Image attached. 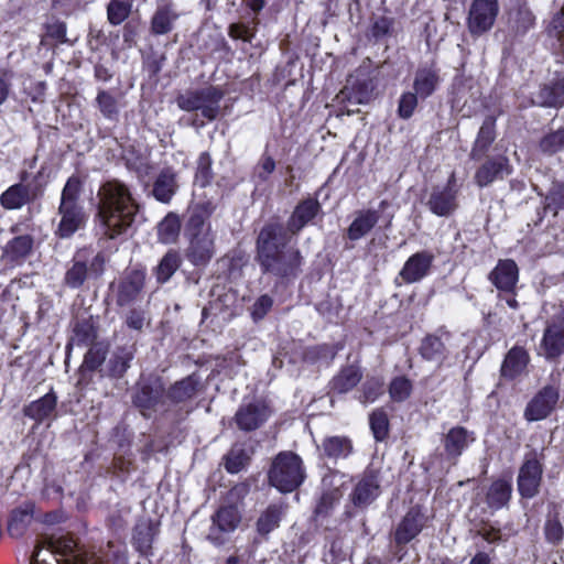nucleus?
Masks as SVG:
<instances>
[{"label": "nucleus", "mask_w": 564, "mask_h": 564, "mask_svg": "<svg viewBox=\"0 0 564 564\" xmlns=\"http://www.w3.org/2000/svg\"><path fill=\"white\" fill-rule=\"evenodd\" d=\"M98 218L105 235L110 239L120 236L132 226L139 205L133 199L130 189L118 181L104 184L97 194Z\"/></svg>", "instance_id": "obj_1"}, {"label": "nucleus", "mask_w": 564, "mask_h": 564, "mask_svg": "<svg viewBox=\"0 0 564 564\" xmlns=\"http://www.w3.org/2000/svg\"><path fill=\"white\" fill-rule=\"evenodd\" d=\"M215 207L210 202L194 203L188 208L184 237L187 240L186 259L196 267L206 265L216 253V231L210 217Z\"/></svg>", "instance_id": "obj_2"}, {"label": "nucleus", "mask_w": 564, "mask_h": 564, "mask_svg": "<svg viewBox=\"0 0 564 564\" xmlns=\"http://www.w3.org/2000/svg\"><path fill=\"white\" fill-rule=\"evenodd\" d=\"M286 242L284 228L279 224L265 226L258 237V258L264 271L280 276H289L301 264L300 252L283 250Z\"/></svg>", "instance_id": "obj_3"}, {"label": "nucleus", "mask_w": 564, "mask_h": 564, "mask_svg": "<svg viewBox=\"0 0 564 564\" xmlns=\"http://www.w3.org/2000/svg\"><path fill=\"white\" fill-rule=\"evenodd\" d=\"M31 564H101L94 552L79 547L67 534H51L35 546Z\"/></svg>", "instance_id": "obj_4"}, {"label": "nucleus", "mask_w": 564, "mask_h": 564, "mask_svg": "<svg viewBox=\"0 0 564 564\" xmlns=\"http://www.w3.org/2000/svg\"><path fill=\"white\" fill-rule=\"evenodd\" d=\"M82 182L77 176H70L61 195L57 215L59 217L55 234L61 238H69L83 228L87 215L79 203Z\"/></svg>", "instance_id": "obj_5"}, {"label": "nucleus", "mask_w": 564, "mask_h": 564, "mask_svg": "<svg viewBox=\"0 0 564 564\" xmlns=\"http://www.w3.org/2000/svg\"><path fill=\"white\" fill-rule=\"evenodd\" d=\"M224 93L214 86L187 89L176 96L177 107L187 112L199 111L208 121L215 120L220 111Z\"/></svg>", "instance_id": "obj_6"}, {"label": "nucleus", "mask_w": 564, "mask_h": 564, "mask_svg": "<svg viewBox=\"0 0 564 564\" xmlns=\"http://www.w3.org/2000/svg\"><path fill=\"white\" fill-rule=\"evenodd\" d=\"M302 459L294 453H280L269 471L270 484L281 492H291L304 480Z\"/></svg>", "instance_id": "obj_7"}, {"label": "nucleus", "mask_w": 564, "mask_h": 564, "mask_svg": "<svg viewBox=\"0 0 564 564\" xmlns=\"http://www.w3.org/2000/svg\"><path fill=\"white\" fill-rule=\"evenodd\" d=\"M542 474V455L536 452L525 454L517 480L519 494L523 498H533L538 495Z\"/></svg>", "instance_id": "obj_8"}, {"label": "nucleus", "mask_w": 564, "mask_h": 564, "mask_svg": "<svg viewBox=\"0 0 564 564\" xmlns=\"http://www.w3.org/2000/svg\"><path fill=\"white\" fill-rule=\"evenodd\" d=\"M499 12L497 0H474L470 4L467 28L473 36L488 32L495 24Z\"/></svg>", "instance_id": "obj_9"}, {"label": "nucleus", "mask_w": 564, "mask_h": 564, "mask_svg": "<svg viewBox=\"0 0 564 564\" xmlns=\"http://www.w3.org/2000/svg\"><path fill=\"white\" fill-rule=\"evenodd\" d=\"M212 521L208 539L215 544H223L225 536L238 528L241 514L237 506H224L213 516Z\"/></svg>", "instance_id": "obj_10"}, {"label": "nucleus", "mask_w": 564, "mask_h": 564, "mask_svg": "<svg viewBox=\"0 0 564 564\" xmlns=\"http://www.w3.org/2000/svg\"><path fill=\"white\" fill-rule=\"evenodd\" d=\"M538 352L550 361L564 355V322L546 323Z\"/></svg>", "instance_id": "obj_11"}, {"label": "nucleus", "mask_w": 564, "mask_h": 564, "mask_svg": "<svg viewBox=\"0 0 564 564\" xmlns=\"http://www.w3.org/2000/svg\"><path fill=\"white\" fill-rule=\"evenodd\" d=\"M560 394L556 388L546 386L528 403L524 417L528 421H540L550 415L555 409Z\"/></svg>", "instance_id": "obj_12"}, {"label": "nucleus", "mask_w": 564, "mask_h": 564, "mask_svg": "<svg viewBox=\"0 0 564 564\" xmlns=\"http://www.w3.org/2000/svg\"><path fill=\"white\" fill-rule=\"evenodd\" d=\"M380 495V480L375 471H366L358 480L351 494V501L357 507H366Z\"/></svg>", "instance_id": "obj_13"}, {"label": "nucleus", "mask_w": 564, "mask_h": 564, "mask_svg": "<svg viewBox=\"0 0 564 564\" xmlns=\"http://www.w3.org/2000/svg\"><path fill=\"white\" fill-rule=\"evenodd\" d=\"M270 415L264 403L256 402L240 406L236 413L237 425L243 431H252L263 424Z\"/></svg>", "instance_id": "obj_14"}, {"label": "nucleus", "mask_w": 564, "mask_h": 564, "mask_svg": "<svg viewBox=\"0 0 564 564\" xmlns=\"http://www.w3.org/2000/svg\"><path fill=\"white\" fill-rule=\"evenodd\" d=\"M425 517L419 508H411L395 530L397 543H408L423 529Z\"/></svg>", "instance_id": "obj_15"}, {"label": "nucleus", "mask_w": 564, "mask_h": 564, "mask_svg": "<svg viewBox=\"0 0 564 564\" xmlns=\"http://www.w3.org/2000/svg\"><path fill=\"white\" fill-rule=\"evenodd\" d=\"M511 174V167L507 158H498L496 160L487 161L482 164L475 174V181L478 186L485 187L494 181L503 178Z\"/></svg>", "instance_id": "obj_16"}, {"label": "nucleus", "mask_w": 564, "mask_h": 564, "mask_svg": "<svg viewBox=\"0 0 564 564\" xmlns=\"http://www.w3.org/2000/svg\"><path fill=\"white\" fill-rule=\"evenodd\" d=\"M427 206L436 216H448L457 207L456 192L451 187L434 188L427 200Z\"/></svg>", "instance_id": "obj_17"}, {"label": "nucleus", "mask_w": 564, "mask_h": 564, "mask_svg": "<svg viewBox=\"0 0 564 564\" xmlns=\"http://www.w3.org/2000/svg\"><path fill=\"white\" fill-rule=\"evenodd\" d=\"M378 220L379 213L375 209L357 210L347 229V237L352 241L364 238L372 230Z\"/></svg>", "instance_id": "obj_18"}, {"label": "nucleus", "mask_w": 564, "mask_h": 564, "mask_svg": "<svg viewBox=\"0 0 564 564\" xmlns=\"http://www.w3.org/2000/svg\"><path fill=\"white\" fill-rule=\"evenodd\" d=\"M104 258L97 254L89 267L76 259L73 267L67 271L66 282H84L85 280H97L104 271Z\"/></svg>", "instance_id": "obj_19"}, {"label": "nucleus", "mask_w": 564, "mask_h": 564, "mask_svg": "<svg viewBox=\"0 0 564 564\" xmlns=\"http://www.w3.org/2000/svg\"><path fill=\"white\" fill-rule=\"evenodd\" d=\"M475 441L474 434L465 427H452L445 435L443 443L446 454L457 458Z\"/></svg>", "instance_id": "obj_20"}, {"label": "nucleus", "mask_w": 564, "mask_h": 564, "mask_svg": "<svg viewBox=\"0 0 564 564\" xmlns=\"http://www.w3.org/2000/svg\"><path fill=\"white\" fill-rule=\"evenodd\" d=\"M319 208V203L313 198L300 203L288 221V230L291 234L299 232L317 215Z\"/></svg>", "instance_id": "obj_21"}, {"label": "nucleus", "mask_w": 564, "mask_h": 564, "mask_svg": "<svg viewBox=\"0 0 564 564\" xmlns=\"http://www.w3.org/2000/svg\"><path fill=\"white\" fill-rule=\"evenodd\" d=\"M432 261L431 253L417 252L405 262L401 275L406 282H417L426 276Z\"/></svg>", "instance_id": "obj_22"}, {"label": "nucleus", "mask_w": 564, "mask_h": 564, "mask_svg": "<svg viewBox=\"0 0 564 564\" xmlns=\"http://www.w3.org/2000/svg\"><path fill=\"white\" fill-rule=\"evenodd\" d=\"M34 197L35 193L29 185L18 183L11 185L0 195V204L4 209H20Z\"/></svg>", "instance_id": "obj_23"}, {"label": "nucleus", "mask_w": 564, "mask_h": 564, "mask_svg": "<svg viewBox=\"0 0 564 564\" xmlns=\"http://www.w3.org/2000/svg\"><path fill=\"white\" fill-rule=\"evenodd\" d=\"M438 83V70L434 66H422L415 73L413 88L419 97L427 98L435 91Z\"/></svg>", "instance_id": "obj_24"}, {"label": "nucleus", "mask_w": 564, "mask_h": 564, "mask_svg": "<svg viewBox=\"0 0 564 564\" xmlns=\"http://www.w3.org/2000/svg\"><path fill=\"white\" fill-rule=\"evenodd\" d=\"M56 409V397L53 393H46L36 401L31 402L24 409V415L37 423L50 420Z\"/></svg>", "instance_id": "obj_25"}, {"label": "nucleus", "mask_w": 564, "mask_h": 564, "mask_svg": "<svg viewBox=\"0 0 564 564\" xmlns=\"http://www.w3.org/2000/svg\"><path fill=\"white\" fill-rule=\"evenodd\" d=\"M177 189L176 174L167 169L161 171L158 175L154 184L152 194L161 203H169Z\"/></svg>", "instance_id": "obj_26"}, {"label": "nucleus", "mask_w": 564, "mask_h": 564, "mask_svg": "<svg viewBox=\"0 0 564 564\" xmlns=\"http://www.w3.org/2000/svg\"><path fill=\"white\" fill-rule=\"evenodd\" d=\"M177 18L178 14L171 4L159 6L151 19V32L155 35L171 32Z\"/></svg>", "instance_id": "obj_27"}, {"label": "nucleus", "mask_w": 564, "mask_h": 564, "mask_svg": "<svg viewBox=\"0 0 564 564\" xmlns=\"http://www.w3.org/2000/svg\"><path fill=\"white\" fill-rule=\"evenodd\" d=\"M529 361L527 351L521 347L512 348L505 358L501 372L505 377L514 378L524 371Z\"/></svg>", "instance_id": "obj_28"}, {"label": "nucleus", "mask_w": 564, "mask_h": 564, "mask_svg": "<svg viewBox=\"0 0 564 564\" xmlns=\"http://www.w3.org/2000/svg\"><path fill=\"white\" fill-rule=\"evenodd\" d=\"M511 485L509 481L498 479L491 484L487 492V503L492 509H500L506 506L511 497Z\"/></svg>", "instance_id": "obj_29"}, {"label": "nucleus", "mask_w": 564, "mask_h": 564, "mask_svg": "<svg viewBox=\"0 0 564 564\" xmlns=\"http://www.w3.org/2000/svg\"><path fill=\"white\" fill-rule=\"evenodd\" d=\"M361 373L357 366H348L344 368L332 380V389L338 393H346L358 384Z\"/></svg>", "instance_id": "obj_30"}, {"label": "nucleus", "mask_w": 564, "mask_h": 564, "mask_svg": "<svg viewBox=\"0 0 564 564\" xmlns=\"http://www.w3.org/2000/svg\"><path fill=\"white\" fill-rule=\"evenodd\" d=\"M181 231L180 217L174 213H169L158 226V237L163 243H174L177 241Z\"/></svg>", "instance_id": "obj_31"}, {"label": "nucleus", "mask_w": 564, "mask_h": 564, "mask_svg": "<svg viewBox=\"0 0 564 564\" xmlns=\"http://www.w3.org/2000/svg\"><path fill=\"white\" fill-rule=\"evenodd\" d=\"M322 448L324 455L330 459L346 458L352 451L351 442L347 437L343 436H330L327 437Z\"/></svg>", "instance_id": "obj_32"}, {"label": "nucleus", "mask_w": 564, "mask_h": 564, "mask_svg": "<svg viewBox=\"0 0 564 564\" xmlns=\"http://www.w3.org/2000/svg\"><path fill=\"white\" fill-rule=\"evenodd\" d=\"M156 531L154 525L150 521H140L135 528L133 533V541L137 549L141 553H148L153 542V538Z\"/></svg>", "instance_id": "obj_33"}, {"label": "nucleus", "mask_w": 564, "mask_h": 564, "mask_svg": "<svg viewBox=\"0 0 564 564\" xmlns=\"http://www.w3.org/2000/svg\"><path fill=\"white\" fill-rule=\"evenodd\" d=\"M350 86H346L339 94L336 96V99L339 102L348 101L349 105H361L367 104L370 100L371 91L368 89L366 84H362L358 89L355 88V85L348 80Z\"/></svg>", "instance_id": "obj_34"}, {"label": "nucleus", "mask_w": 564, "mask_h": 564, "mask_svg": "<svg viewBox=\"0 0 564 564\" xmlns=\"http://www.w3.org/2000/svg\"><path fill=\"white\" fill-rule=\"evenodd\" d=\"M180 253L175 250H170L169 252H166L156 267L158 281L166 282L167 280H170L174 272L180 268Z\"/></svg>", "instance_id": "obj_35"}, {"label": "nucleus", "mask_w": 564, "mask_h": 564, "mask_svg": "<svg viewBox=\"0 0 564 564\" xmlns=\"http://www.w3.org/2000/svg\"><path fill=\"white\" fill-rule=\"evenodd\" d=\"M518 278V267L516 262L510 259L500 260L489 275L492 282H517Z\"/></svg>", "instance_id": "obj_36"}, {"label": "nucleus", "mask_w": 564, "mask_h": 564, "mask_svg": "<svg viewBox=\"0 0 564 564\" xmlns=\"http://www.w3.org/2000/svg\"><path fill=\"white\" fill-rule=\"evenodd\" d=\"M421 355L424 359L440 362L445 357V347L438 337L427 336L421 345Z\"/></svg>", "instance_id": "obj_37"}, {"label": "nucleus", "mask_w": 564, "mask_h": 564, "mask_svg": "<svg viewBox=\"0 0 564 564\" xmlns=\"http://www.w3.org/2000/svg\"><path fill=\"white\" fill-rule=\"evenodd\" d=\"M249 458V454L245 448L236 444L225 458V467L229 473L237 474L247 466Z\"/></svg>", "instance_id": "obj_38"}, {"label": "nucleus", "mask_w": 564, "mask_h": 564, "mask_svg": "<svg viewBox=\"0 0 564 564\" xmlns=\"http://www.w3.org/2000/svg\"><path fill=\"white\" fill-rule=\"evenodd\" d=\"M496 133H495V119L492 117H488L482 122V126L480 127L478 137L475 142V147L473 150V154L477 151L484 153L488 150L489 145L495 140Z\"/></svg>", "instance_id": "obj_39"}, {"label": "nucleus", "mask_w": 564, "mask_h": 564, "mask_svg": "<svg viewBox=\"0 0 564 564\" xmlns=\"http://www.w3.org/2000/svg\"><path fill=\"white\" fill-rule=\"evenodd\" d=\"M131 2L128 0H110L107 6V19L110 24H121L131 12Z\"/></svg>", "instance_id": "obj_40"}, {"label": "nucleus", "mask_w": 564, "mask_h": 564, "mask_svg": "<svg viewBox=\"0 0 564 564\" xmlns=\"http://www.w3.org/2000/svg\"><path fill=\"white\" fill-rule=\"evenodd\" d=\"M96 104L102 116L109 120H116L119 115V104L115 96L109 91L99 90L96 97Z\"/></svg>", "instance_id": "obj_41"}, {"label": "nucleus", "mask_w": 564, "mask_h": 564, "mask_svg": "<svg viewBox=\"0 0 564 564\" xmlns=\"http://www.w3.org/2000/svg\"><path fill=\"white\" fill-rule=\"evenodd\" d=\"M198 381L194 377L176 382L170 390V397L176 402L184 401L194 395Z\"/></svg>", "instance_id": "obj_42"}, {"label": "nucleus", "mask_w": 564, "mask_h": 564, "mask_svg": "<svg viewBox=\"0 0 564 564\" xmlns=\"http://www.w3.org/2000/svg\"><path fill=\"white\" fill-rule=\"evenodd\" d=\"M32 520V510L31 509H18L12 513L11 520L9 522V533L12 536H20L23 534L24 530L28 528Z\"/></svg>", "instance_id": "obj_43"}, {"label": "nucleus", "mask_w": 564, "mask_h": 564, "mask_svg": "<svg viewBox=\"0 0 564 564\" xmlns=\"http://www.w3.org/2000/svg\"><path fill=\"white\" fill-rule=\"evenodd\" d=\"M282 508L278 506H271L258 520V530L260 533L267 534L279 525L282 517Z\"/></svg>", "instance_id": "obj_44"}, {"label": "nucleus", "mask_w": 564, "mask_h": 564, "mask_svg": "<svg viewBox=\"0 0 564 564\" xmlns=\"http://www.w3.org/2000/svg\"><path fill=\"white\" fill-rule=\"evenodd\" d=\"M412 392V383L411 381L403 377L394 378L389 386V393L393 401L402 402L406 400Z\"/></svg>", "instance_id": "obj_45"}, {"label": "nucleus", "mask_w": 564, "mask_h": 564, "mask_svg": "<svg viewBox=\"0 0 564 564\" xmlns=\"http://www.w3.org/2000/svg\"><path fill=\"white\" fill-rule=\"evenodd\" d=\"M370 427L377 441H383L389 431V420L384 411L376 410L370 415Z\"/></svg>", "instance_id": "obj_46"}, {"label": "nucleus", "mask_w": 564, "mask_h": 564, "mask_svg": "<svg viewBox=\"0 0 564 564\" xmlns=\"http://www.w3.org/2000/svg\"><path fill=\"white\" fill-rule=\"evenodd\" d=\"M540 148L544 153L553 154L564 150V131L563 129L545 135L541 142Z\"/></svg>", "instance_id": "obj_47"}, {"label": "nucleus", "mask_w": 564, "mask_h": 564, "mask_svg": "<svg viewBox=\"0 0 564 564\" xmlns=\"http://www.w3.org/2000/svg\"><path fill=\"white\" fill-rule=\"evenodd\" d=\"M33 240L30 236H19L14 238L7 247V253L12 258L25 257L32 248Z\"/></svg>", "instance_id": "obj_48"}, {"label": "nucleus", "mask_w": 564, "mask_h": 564, "mask_svg": "<svg viewBox=\"0 0 564 564\" xmlns=\"http://www.w3.org/2000/svg\"><path fill=\"white\" fill-rule=\"evenodd\" d=\"M417 97L416 93H404L401 95L398 106V115L402 119H409L412 117L416 106H417Z\"/></svg>", "instance_id": "obj_49"}, {"label": "nucleus", "mask_w": 564, "mask_h": 564, "mask_svg": "<svg viewBox=\"0 0 564 564\" xmlns=\"http://www.w3.org/2000/svg\"><path fill=\"white\" fill-rule=\"evenodd\" d=\"M536 98L535 102L544 107H558L564 104L562 95L555 94L553 85L543 87Z\"/></svg>", "instance_id": "obj_50"}, {"label": "nucleus", "mask_w": 564, "mask_h": 564, "mask_svg": "<svg viewBox=\"0 0 564 564\" xmlns=\"http://www.w3.org/2000/svg\"><path fill=\"white\" fill-rule=\"evenodd\" d=\"M106 358V352L98 347H91L85 355L83 368L88 370H95L99 367Z\"/></svg>", "instance_id": "obj_51"}, {"label": "nucleus", "mask_w": 564, "mask_h": 564, "mask_svg": "<svg viewBox=\"0 0 564 564\" xmlns=\"http://www.w3.org/2000/svg\"><path fill=\"white\" fill-rule=\"evenodd\" d=\"M273 301L268 295L260 296L253 304L251 310V317L254 322L262 319L271 310Z\"/></svg>", "instance_id": "obj_52"}, {"label": "nucleus", "mask_w": 564, "mask_h": 564, "mask_svg": "<svg viewBox=\"0 0 564 564\" xmlns=\"http://www.w3.org/2000/svg\"><path fill=\"white\" fill-rule=\"evenodd\" d=\"M382 387H383V383L380 379L368 380L364 384L362 402L364 403L373 402L382 393V391H383Z\"/></svg>", "instance_id": "obj_53"}, {"label": "nucleus", "mask_w": 564, "mask_h": 564, "mask_svg": "<svg viewBox=\"0 0 564 564\" xmlns=\"http://www.w3.org/2000/svg\"><path fill=\"white\" fill-rule=\"evenodd\" d=\"M546 208L556 214L557 209L564 208V185H556L546 196Z\"/></svg>", "instance_id": "obj_54"}, {"label": "nucleus", "mask_w": 564, "mask_h": 564, "mask_svg": "<svg viewBox=\"0 0 564 564\" xmlns=\"http://www.w3.org/2000/svg\"><path fill=\"white\" fill-rule=\"evenodd\" d=\"M212 159L208 153H202L198 159V167L196 177L202 180L203 184L209 182Z\"/></svg>", "instance_id": "obj_55"}, {"label": "nucleus", "mask_w": 564, "mask_h": 564, "mask_svg": "<svg viewBox=\"0 0 564 564\" xmlns=\"http://www.w3.org/2000/svg\"><path fill=\"white\" fill-rule=\"evenodd\" d=\"M275 169V162L274 160L269 155H263L257 165V176L261 181H267L269 175L274 171Z\"/></svg>", "instance_id": "obj_56"}, {"label": "nucleus", "mask_w": 564, "mask_h": 564, "mask_svg": "<svg viewBox=\"0 0 564 564\" xmlns=\"http://www.w3.org/2000/svg\"><path fill=\"white\" fill-rule=\"evenodd\" d=\"M392 21L389 18L380 17L373 21L371 33L379 39L387 35L391 29Z\"/></svg>", "instance_id": "obj_57"}, {"label": "nucleus", "mask_w": 564, "mask_h": 564, "mask_svg": "<svg viewBox=\"0 0 564 564\" xmlns=\"http://www.w3.org/2000/svg\"><path fill=\"white\" fill-rule=\"evenodd\" d=\"M131 359L132 355L129 351L117 355L112 361V372L117 376H121L129 368Z\"/></svg>", "instance_id": "obj_58"}, {"label": "nucleus", "mask_w": 564, "mask_h": 564, "mask_svg": "<svg viewBox=\"0 0 564 564\" xmlns=\"http://www.w3.org/2000/svg\"><path fill=\"white\" fill-rule=\"evenodd\" d=\"M339 499V495L337 491L324 494L321 498L319 503L317 505L315 512L317 514H322L327 512L328 508L333 506Z\"/></svg>", "instance_id": "obj_59"}, {"label": "nucleus", "mask_w": 564, "mask_h": 564, "mask_svg": "<svg viewBox=\"0 0 564 564\" xmlns=\"http://www.w3.org/2000/svg\"><path fill=\"white\" fill-rule=\"evenodd\" d=\"M229 35L232 39H239L246 42H250L252 37L250 30L246 25L238 23L231 24L229 26Z\"/></svg>", "instance_id": "obj_60"}, {"label": "nucleus", "mask_w": 564, "mask_h": 564, "mask_svg": "<svg viewBox=\"0 0 564 564\" xmlns=\"http://www.w3.org/2000/svg\"><path fill=\"white\" fill-rule=\"evenodd\" d=\"M134 402L140 408L149 409L154 405L155 399L149 395L148 387H142L135 395Z\"/></svg>", "instance_id": "obj_61"}, {"label": "nucleus", "mask_w": 564, "mask_h": 564, "mask_svg": "<svg viewBox=\"0 0 564 564\" xmlns=\"http://www.w3.org/2000/svg\"><path fill=\"white\" fill-rule=\"evenodd\" d=\"M546 536L552 542H557L562 539L563 529L560 522L550 521L546 524Z\"/></svg>", "instance_id": "obj_62"}, {"label": "nucleus", "mask_w": 564, "mask_h": 564, "mask_svg": "<svg viewBox=\"0 0 564 564\" xmlns=\"http://www.w3.org/2000/svg\"><path fill=\"white\" fill-rule=\"evenodd\" d=\"M127 324L130 328L133 329H141L144 324V316L140 312H131L129 316L127 317Z\"/></svg>", "instance_id": "obj_63"}, {"label": "nucleus", "mask_w": 564, "mask_h": 564, "mask_svg": "<svg viewBox=\"0 0 564 564\" xmlns=\"http://www.w3.org/2000/svg\"><path fill=\"white\" fill-rule=\"evenodd\" d=\"M10 87H11L10 77L8 76L7 73H3L2 75H0V105H2L6 101V99L8 98L9 93H10Z\"/></svg>", "instance_id": "obj_64"}]
</instances>
